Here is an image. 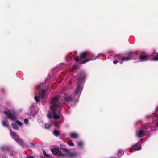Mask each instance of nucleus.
Wrapping results in <instances>:
<instances>
[{
	"instance_id": "cd10ccee",
	"label": "nucleus",
	"mask_w": 158,
	"mask_h": 158,
	"mask_svg": "<svg viewBox=\"0 0 158 158\" xmlns=\"http://www.w3.org/2000/svg\"><path fill=\"white\" fill-rule=\"evenodd\" d=\"M34 99L36 102H38L39 101L40 98L39 97L35 96L34 97Z\"/></svg>"
},
{
	"instance_id": "4c0bfd02",
	"label": "nucleus",
	"mask_w": 158,
	"mask_h": 158,
	"mask_svg": "<svg viewBox=\"0 0 158 158\" xmlns=\"http://www.w3.org/2000/svg\"><path fill=\"white\" fill-rule=\"evenodd\" d=\"M3 158H6L5 155L3 156Z\"/></svg>"
},
{
	"instance_id": "e433bc0d",
	"label": "nucleus",
	"mask_w": 158,
	"mask_h": 158,
	"mask_svg": "<svg viewBox=\"0 0 158 158\" xmlns=\"http://www.w3.org/2000/svg\"><path fill=\"white\" fill-rule=\"evenodd\" d=\"M76 68H77L76 66H74L72 70V71H73Z\"/></svg>"
},
{
	"instance_id": "dca6fc26",
	"label": "nucleus",
	"mask_w": 158,
	"mask_h": 158,
	"mask_svg": "<svg viewBox=\"0 0 158 158\" xmlns=\"http://www.w3.org/2000/svg\"><path fill=\"white\" fill-rule=\"evenodd\" d=\"M11 125L12 127L14 129L18 130L19 127L15 123H11Z\"/></svg>"
},
{
	"instance_id": "c756f323",
	"label": "nucleus",
	"mask_w": 158,
	"mask_h": 158,
	"mask_svg": "<svg viewBox=\"0 0 158 158\" xmlns=\"http://www.w3.org/2000/svg\"><path fill=\"white\" fill-rule=\"evenodd\" d=\"M16 122L18 125L20 126H21L22 125V123L19 120H16Z\"/></svg>"
},
{
	"instance_id": "0eeeda50",
	"label": "nucleus",
	"mask_w": 158,
	"mask_h": 158,
	"mask_svg": "<svg viewBox=\"0 0 158 158\" xmlns=\"http://www.w3.org/2000/svg\"><path fill=\"white\" fill-rule=\"evenodd\" d=\"M90 55L88 56V58L87 59H85L84 60H82L79 63L80 64H82L86 63V62L90 61L91 60H94L96 58L94 55L90 53Z\"/></svg>"
},
{
	"instance_id": "4be33fe9",
	"label": "nucleus",
	"mask_w": 158,
	"mask_h": 158,
	"mask_svg": "<svg viewBox=\"0 0 158 158\" xmlns=\"http://www.w3.org/2000/svg\"><path fill=\"white\" fill-rule=\"evenodd\" d=\"M43 84H40L37 86L36 88L37 89H38L39 91L40 92V89L41 87H43Z\"/></svg>"
},
{
	"instance_id": "ddd939ff",
	"label": "nucleus",
	"mask_w": 158,
	"mask_h": 158,
	"mask_svg": "<svg viewBox=\"0 0 158 158\" xmlns=\"http://www.w3.org/2000/svg\"><path fill=\"white\" fill-rule=\"evenodd\" d=\"M60 147L65 152H67V153H69V150L68 149H67L66 148H65V146L64 145L60 144Z\"/></svg>"
},
{
	"instance_id": "9b49d317",
	"label": "nucleus",
	"mask_w": 158,
	"mask_h": 158,
	"mask_svg": "<svg viewBox=\"0 0 158 158\" xmlns=\"http://www.w3.org/2000/svg\"><path fill=\"white\" fill-rule=\"evenodd\" d=\"M52 153L54 155H56L59 153V150L58 148L54 147L51 150Z\"/></svg>"
},
{
	"instance_id": "f704fd0d",
	"label": "nucleus",
	"mask_w": 158,
	"mask_h": 158,
	"mask_svg": "<svg viewBox=\"0 0 158 158\" xmlns=\"http://www.w3.org/2000/svg\"><path fill=\"white\" fill-rule=\"evenodd\" d=\"M26 158H35V157L32 156H27Z\"/></svg>"
},
{
	"instance_id": "39448f33",
	"label": "nucleus",
	"mask_w": 158,
	"mask_h": 158,
	"mask_svg": "<svg viewBox=\"0 0 158 158\" xmlns=\"http://www.w3.org/2000/svg\"><path fill=\"white\" fill-rule=\"evenodd\" d=\"M151 56V55L147 54L145 52H143L138 57V59L141 61H146L150 59Z\"/></svg>"
},
{
	"instance_id": "2eb2a0df",
	"label": "nucleus",
	"mask_w": 158,
	"mask_h": 158,
	"mask_svg": "<svg viewBox=\"0 0 158 158\" xmlns=\"http://www.w3.org/2000/svg\"><path fill=\"white\" fill-rule=\"evenodd\" d=\"M124 154V151L122 150H119L117 153V156L118 158L121 157L122 155ZM118 158V157H117Z\"/></svg>"
},
{
	"instance_id": "f8f14e48",
	"label": "nucleus",
	"mask_w": 158,
	"mask_h": 158,
	"mask_svg": "<svg viewBox=\"0 0 158 158\" xmlns=\"http://www.w3.org/2000/svg\"><path fill=\"white\" fill-rule=\"evenodd\" d=\"M1 149L2 150H6L9 152L11 151L12 148L9 146H4L1 147Z\"/></svg>"
},
{
	"instance_id": "c9c22d12",
	"label": "nucleus",
	"mask_w": 158,
	"mask_h": 158,
	"mask_svg": "<svg viewBox=\"0 0 158 158\" xmlns=\"http://www.w3.org/2000/svg\"><path fill=\"white\" fill-rule=\"evenodd\" d=\"M118 62V61L117 60L114 61L113 62V63L114 64H116Z\"/></svg>"
},
{
	"instance_id": "473e14b6",
	"label": "nucleus",
	"mask_w": 158,
	"mask_h": 158,
	"mask_svg": "<svg viewBox=\"0 0 158 158\" xmlns=\"http://www.w3.org/2000/svg\"><path fill=\"white\" fill-rule=\"evenodd\" d=\"M68 144L69 145L73 146H74V144L71 141H70L68 143Z\"/></svg>"
},
{
	"instance_id": "7c9ffc66",
	"label": "nucleus",
	"mask_w": 158,
	"mask_h": 158,
	"mask_svg": "<svg viewBox=\"0 0 158 158\" xmlns=\"http://www.w3.org/2000/svg\"><path fill=\"white\" fill-rule=\"evenodd\" d=\"M45 127L46 128L49 129L50 128V125L49 124H46Z\"/></svg>"
},
{
	"instance_id": "423d86ee",
	"label": "nucleus",
	"mask_w": 158,
	"mask_h": 158,
	"mask_svg": "<svg viewBox=\"0 0 158 158\" xmlns=\"http://www.w3.org/2000/svg\"><path fill=\"white\" fill-rule=\"evenodd\" d=\"M59 98L60 97L58 96H56L53 98L50 101V103L51 104H53L52 105L58 106L57 108H58L60 109V110H61L62 109V107L61 105L56 104V103L59 101Z\"/></svg>"
},
{
	"instance_id": "aec40b11",
	"label": "nucleus",
	"mask_w": 158,
	"mask_h": 158,
	"mask_svg": "<svg viewBox=\"0 0 158 158\" xmlns=\"http://www.w3.org/2000/svg\"><path fill=\"white\" fill-rule=\"evenodd\" d=\"M10 133L11 136H12L14 138H15V137L17 136L16 133L14 132H12L11 129L10 130Z\"/></svg>"
},
{
	"instance_id": "4468645a",
	"label": "nucleus",
	"mask_w": 158,
	"mask_h": 158,
	"mask_svg": "<svg viewBox=\"0 0 158 158\" xmlns=\"http://www.w3.org/2000/svg\"><path fill=\"white\" fill-rule=\"evenodd\" d=\"M135 147L136 148V149H135V150H140L141 149V147L139 145L138 143H136L135 144L133 145L132 147Z\"/></svg>"
},
{
	"instance_id": "a878e982",
	"label": "nucleus",
	"mask_w": 158,
	"mask_h": 158,
	"mask_svg": "<svg viewBox=\"0 0 158 158\" xmlns=\"http://www.w3.org/2000/svg\"><path fill=\"white\" fill-rule=\"evenodd\" d=\"M43 153L44 155V156H46L47 157H49V155H48V154H47L46 153V152L44 150H43Z\"/></svg>"
},
{
	"instance_id": "a19ab883",
	"label": "nucleus",
	"mask_w": 158,
	"mask_h": 158,
	"mask_svg": "<svg viewBox=\"0 0 158 158\" xmlns=\"http://www.w3.org/2000/svg\"><path fill=\"white\" fill-rule=\"evenodd\" d=\"M157 126H158V122L157 123Z\"/></svg>"
},
{
	"instance_id": "1a4fd4ad",
	"label": "nucleus",
	"mask_w": 158,
	"mask_h": 158,
	"mask_svg": "<svg viewBox=\"0 0 158 158\" xmlns=\"http://www.w3.org/2000/svg\"><path fill=\"white\" fill-rule=\"evenodd\" d=\"M14 139L20 145H23V141L19 137H18L17 138H14Z\"/></svg>"
},
{
	"instance_id": "f03ea898",
	"label": "nucleus",
	"mask_w": 158,
	"mask_h": 158,
	"mask_svg": "<svg viewBox=\"0 0 158 158\" xmlns=\"http://www.w3.org/2000/svg\"><path fill=\"white\" fill-rule=\"evenodd\" d=\"M58 106L52 105L50 106V111H49L47 114V117L50 119H52V115L53 118L55 119H59L60 118V116L56 114V110Z\"/></svg>"
},
{
	"instance_id": "5701e85b",
	"label": "nucleus",
	"mask_w": 158,
	"mask_h": 158,
	"mask_svg": "<svg viewBox=\"0 0 158 158\" xmlns=\"http://www.w3.org/2000/svg\"><path fill=\"white\" fill-rule=\"evenodd\" d=\"M133 54V52L131 51H129L127 53L128 56H131V57L132 56Z\"/></svg>"
},
{
	"instance_id": "2f4dec72",
	"label": "nucleus",
	"mask_w": 158,
	"mask_h": 158,
	"mask_svg": "<svg viewBox=\"0 0 158 158\" xmlns=\"http://www.w3.org/2000/svg\"><path fill=\"white\" fill-rule=\"evenodd\" d=\"M69 153V156L70 157H72L73 156H76L75 154L74 153Z\"/></svg>"
},
{
	"instance_id": "20e7f679",
	"label": "nucleus",
	"mask_w": 158,
	"mask_h": 158,
	"mask_svg": "<svg viewBox=\"0 0 158 158\" xmlns=\"http://www.w3.org/2000/svg\"><path fill=\"white\" fill-rule=\"evenodd\" d=\"M90 55V52L88 51H85L80 53V56H77L76 57L74 60L77 62L79 61L80 59L81 60H83L88 57V56Z\"/></svg>"
},
{
	"instance_id": "72a5a7b5",
	"label": "nucleus",
	"mask_w": 158,
	"mask_h": 158,
	"mask_svg": "<svg viewBox=\"0 0 158 158\" xmlns=\"http://www.w3.org/2000/svg\"><path fill=\"white\" fill-rule=\"evenodd\" d=\"M28 119H25L24 120V123L26 124H27L28 123Z\"/></svg>"
},
{
	"instance_id": "c85d7f7f",
	"label": "nucleus",
	"mask_w": 158,
	"mask_h": 158,
	"mask_svg": "<svg viewBox=\"0 0 158 158\" xmlns=\"http://www.w3.org/2000/svg\"><path fill=\"white\" fill-rule=\"evenodd\" d=\"M153 61H158V53L156 56L154 57L153 59Z\"/></svg>"
},
{
	"instance_id": "412c9836",
	"label": "nucleus",
	"mask_w": 158,
	"mask_h": 158,
	"mask_svg": "<svg viewBox=\"0 0 158 158\" xmlns=\"http://www.w3.org/2000/svg\"><path fill=\"white\" fill-rule=\"evenodd\" d=\"M2 124L3 126L4 127H8V124L5 121L3 120L2 121Z\"/></svg>"
},
{
	"instance_id": "393cba45",
	"label": "nucleus",
	"mask_w": 158,
	"mask_h": 158,
	"mask_svg": "<svg viewBox=\"0 0 158 158\" xmlns=\"http://www.w3.org/2000/svg\"><path fill=\"white\" fill-rule=\"evenodd\" d=\"M59 156H62L63 157H66L67 156V155L64 153H62V152H60L59 153Z\"/></svg>"
},
{
	"instance_id": "9d476101",
	"label": "nucleus",
	"mask_w": 158,
	"mask_h": 158,
	"mask_svg": "<svg viewBox=\"0 0 158 158\" xmlns=\"http://www.w3.org/2000/svg\"><path fill=\"white\" fill-rule=\"evenodd\" d=\"M137 137L139 138L143 137L144 136V131L143 130H140L139 132H137L136 134Z\"/></svg>"
},
{
	"instance_id": "ea45409f",
	"label": "nucleus",
	"mask_w": 158,
	"mask_h": 158,
	"mask_svg": "<svg viewBox=\"0 0 158 158\" xmlns=\"http://www.w3.org/2000/svg\"><path fill=\"white\" fill-rule=\"evenodd\" d=\"M131 149H130V151H131V152H132V151H131Z\"/></svg>"
},
{
	"instance_id": "6e6552de",
	"label": "nucleus",
	"mask_w": 158,
	"mask_h": 158,
	"mask_svg": "<svg viewBox=\"0 0 158 158\" xmlns=\"http://www.w3.org/2000/svg\"><path fill=\"white\" fill-rule=\"evenodd\" d=\"M65 101L67 103H69L73 100L71 96H67L64 98Z\"/></svg>"
},
{
	"instance_id": "bb28decb",
	"label": "nucleus",
	"mask_w": 158,
	"mask_h": 158,
	"mask_svg": "<svg viewBox=\"0 0 158 158\" xmlns=\"http://www.w3.org/2000/svg\"><path fill=\"white\" fill-rule=\"evenodd\" d=\"M83 143L81 141H79L77 142V145L78 146L81 147L82 146Z\"/></svg>"
},
{
	"instance_id": "b1692460",
	"label": "nucleus",
	"mask_w": 158,
	"mask_h": 158,
	"mask_svg": "<svg viewBox=\"0 0 158 158\" xmlns=\"http://www.w3.org/2000/svg\"><path fill=\"white\" fill-rule=\"evenodd\" d=\"M59 134V131L57 130H55L54 131V134L56 136H58Z\"/></svg>"
},
{
	"instance_id": "6ab92c4d",
	"label": "nucleus",
	"mask_w": 158,
	"mask_h": 158,
	"mask_svg": "<svg viewBox=\"0 0 158 158\" xmlns=\"http://www.w3.org/2000/svg\"><path fill=\"white\" fill-rule=\"evenodd\" d=\"M131 59V56H128L127 57H124L121 58V60L122 61H128L130 60Z\"/></svg>"
},
{
	"instance_id": "f3484780",
	"label": "nucleus",
	"mask_w": 158,
	"mask_h": 158,
	"mask_svg": "<svg viewBox=\"0 0 158 158\" xmlns=\"http://www.w3.org/2000/svg\"><path fill=\"white\" fill-rule=\"evenodd\" d=\"M78 135L76 133H72L70 134V137L72 138H77L78 137Z\"/></svg>"
},
{
	"instance_id": "58836bf2",
	"label": "nucleus",
	"mask_w": 158,
	"mask_h": 158,
	"mask_svg": "<svg viewBox=\"0 0 158 158\" xmlns=\"http://www.w3.org/2000/svg\"><path fill=\"white\" fill-rule=\"evenodd\" d=\"M98 57H99L100 56H101V54H98Z\"/></svg>"
},
{
	"instance_id": "a211bd4d",
	"label": "nucleus",
	"mask_w": 158,
	"mask_h": 158,
	"mask_svg": "<svg viewBox=\"0 0 158 158\" xmlns=\"http://www.w3.org/2000/svg\"><path fill=\"white\" fill-rule=\"evenodd\" d=\"M41 94V97L42 98H43L45 96L46 91L44 90H42L41 92H40Z\"/></svg>"
},
{
	"instance_id": "7ed1b4c3",
	"label": "nucleus",
	"mask_w": 158,
	"mask_h": 158,
	"mask_svg": "<svg viewBox=\"0 0 158 158\" xmlns=\"http://www.w3.org/2000/svg\"><path fill=\"white\" fill-rule=\"evenodd\" d=\"M4 114L7 116L6 118L12 121H15L16 118V113L14 111H4Z\"/></svg>"
},
{
	"instance_id": "f257e3e1",
	"label": "nucleus",
	"mask_w": 158,
	"mask_h": 158,
	"mask_svg": "<svg viewBox=\"0 0 158 158\" xmlns=\"http://www.w3.org/2000/svg\"><path fill=\"white\" fill-rule=\"evenodd\" d=\"M86 76V74L85 72H80L78 77L77 87L75 90L74 94L77 95L79 94L81 89V84L85 82Z\"/></svg>"
}]
</instances>
